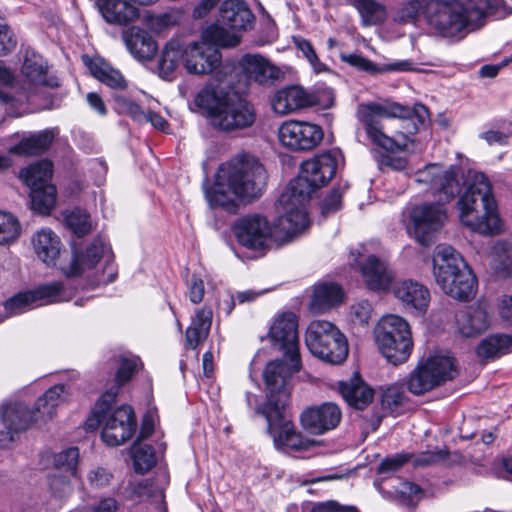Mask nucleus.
<instances>
[{
    "label": "nucleus",
    "instance_id": "nucleus-4",
    "mask_svg": "<svg viewBox=\"0 0 512 512\" xmlns=\"http://www.w3.org/2000/svg\"><path fill=\"white\" fill-rule=\"evenodd\" d=\"M433 274L442 291L452 298L467 301L474 296L476 277L453 247L446 244L436 246Z\"/></svg>",
    "mask_w": 512,
    "mask_h": 512
},
{
    "label": "nucleus",
    "instance_id": "nucleus-22",
    "mask_svg": "<svg viewBox=\"0 0 512 512\" xmlns=\"http://www.w3.org/2000/svg\"><path fill=\"white\" fill-rule=\"evenodd\" d=\"M411 217L416 240L428 246L432 235L443 226L446 211L440 204H423L413 209Z\"/></svg>",
    "mask_w": 512,
    "mask_h": 512
},
{
    "label": "nucleus",
    "instance_id": "nucleus-13",
    "mask_svg": "<svg viewBox=\"0 0 512 512\" xmlns=\"http://www.w3.org/2000/svg\"><path fill=\"white\" fill-rule=\"evenodd\" d=\"M233 234L243 247L265 253L274 242H279L280 236L276 233L275 224L261 214H248L238 218L233 227Z\"/></svg>",
    "mask_w": 512,
    "mask_h": 512
},
{
    "label": "nucleus",
    "instance_id": "nucleus-41",
    "mask_svg": "<svg viewBox=\"0 0 512 512\" xmlns=\"http://www.w3.org/2000/svg\"><path fill=\"white\" fill-rule=\"evenodd\" d=\"M67 387L64 384H57L49 388L35 403V413L39 420L52 419L56 408L67 401Z\"/></svg>",
    "mask_w": 512,
    "mask_h": 512
},
{
    "label": "nucleus",
    "instance_id": "nucleus-11",
    "mask_svg": "<svg viewBox=\"0 0 512 512\" xmlns=\"http://www.w3.org/2000/svg\"><path fill=\"white\" fill-rule=\"evenodd\" d=\"M53 165L50 161H37L23 168L19 177L30 189L32 208L43 215L50 214L56 204L57 191L51 178Z\"/></svg>",
    "mask_w": 512,
    "mask_h": 512
},
{
    "label": "nucleus",
    "instance_id": "nucleus-36",
    "mask_svg": "<svg viewBox=\"0 0 512 512\" xmlns=\"http://www.w3.org/2000/svg\"><path fill=\"white\" fill-rule=\"evenodd\" d=\"M456 322L460 334L465 337H474L489 327L488 314L479 306L460 311L456 316Z\"/></svg>",
    "mask_w": 512,
    "mask_h": 512
},
{
    "label": "nucleus",
    "instance_id": "nucleus-48",
    "mask_svg": "<svg viewBox=\"0 0 512 512\" xmlns=\"http://www.w3.org/2000/svg\"><path fill=\"white\" fill-rule=\"evenodd\" d=\"M234 196L227 185L218 184V172L214 185L205 189V197L211 208L221 207L228 212H234L237 208Z\"/></svg>",
    "mask_w": 512,
    "mask_h": 512
},
{
    "label": "nucleus",
    "instance_id": "nucleus-44",
    "mask_svg": "<svg viewBox=\"0 0 512 512\" xmlns=\"http://www.w3.org/2000/svg\"><path fill=\"white\" fill-rule=\"evenodd\" d=\"M512 336L508 334H493L483 339L478 347L477 354L483 359L500 357L511 351Z\"/></svg>",
    "mask_w": 512,
    "mask_h": 512
},
{
    "label": "nucleus",
    "instance_id": "nucleus-57",
    "mask_svg": "<svg viewBox=\"0 0 512 512\" xmlns=\"http://www.w3.org/2000/svg\"><path fill=\"white\" fill-rule=\"evenodd\" d=\"M78 459L79 449L77 447H70L54 455V465L73 474L75 473Z\"/></svg>",
    "mask_w": 512,
    "mask_h": 512
},
{
    "label": "nucleus",
    "instance_id": "nucleus-7",
    "mask_svg": "<svg viewBox=\"0 0 512 512\" xmlns=\"http://www.w3.org/2000/svg\"><path fill=\"white\" fill-rule=\"evenodd\" d=\"M375 340L382 355L395 366L405 363L413 350L410 326L397 315L381 318L375 329Z\"/></svg>",
    "mask_w": 512,
    "mask_h": 512
},
{
    "label": "nucleus",
    "instance_id": "nucleus-1",
    "mask_svg": "<svg viewBox=\"0 0 512 512\" xmlns=\"http://www.w3.org/2000/svg\"><path fill=\"white\" fill-rule=\"evenodd\" d=\"M358 119L368 138L387 150H406L410 136L428 119L427 108L420 103L413 107L398 103H367L360 105Z\"/></svg>",
    "mask_w": 512,
    "mask_h": 512
},
{
    "label": "nucleus",
    "instance_id": "nucleus-10",
    "mask_svg": "<svg viewBox=\"0 0 512 512\" xmlns=\"http://www.w3.org/2000/svg\"><path fill=\"white\" fill-rule=\"evenodd\" d=\"M256 117L253 104L235 93L225 95L210 109L211 125L226 133L252 127Z\"/></svg>",
    "mask_w": 512,
    "mask_h": 512
},
{
    "label": "nucleus",
    "instance_id": "nucleus-58",
    "mask_svg": "<svg viewBox=\"0 0 512 512\" xmlns=\"http://www.w3.org/2000/svg\"><path fill=\"white\" fill-rule=\"evenodd\" d=\"M179 23V16L175 13H163L150 15L147 18L148 27L156 33H162L166 29L174 27Z\"/></svg>",
    "mask_w": 512,
    "mask_h": 512
},
{
    "label": "nucleus",
    "instance_id": "nucleus-33",
    "mask_svg": "<svg viewBox=\"0 0 512 512\" xmlns=\"http://www.w3.org/2000/svg\"><path fill=\"white\" fill-rule=\"evenodd\" d=\"M97 6L106 22L127 25L139 17V10L126 0H97Z\"/></svg>",
    "mask_w": 512,
    "mask_h": 512
},
{
    "label": "nucleus",
    "instance_id": "nucleus-42",
    "mask_svg": "<svg viewBox=\"0 0 512 512\" xmlns=\"http://www.w3.org/2000/svg\"><path fill=\"white\" fill-rule=\"evenodd\" d=\"M342 60L349 65L370 74H381L386 72H404L413 69V63L408 60H401L377 66L374 62L358 54H347L342 56Z\"/></svg>",
    "mask_w": 512,
    "mask_h": 512
},
{
    "label": "nucleus",
    "instance_id": "nucleus-38",
    "mask_svg": "<svg viewBox=\"0 0 512 512\" xmlns=\"http://www.w3.org/2000/svg\"><path fill=\"white\" fill-rule=\"evenodd\" d=\"M83 61L94 78L112 89L124 90L127 82L117 69L100 57H83Z\"/></svg>",
    "mask_w": 512,
    "mask_h": 512
},
{
    "label": "nucleus",
    "instance_id": "nucleus-37",
    "mask_svg": "<svg viewBox=\"0 0 512 512\" xmlns=\"http://www.w3.org/2000/svg\"><path fill=\"white\" fill-rule=\"evenodd\" d=\"M83 61L94 78L112 89L124 90L127 82L117 69L100 57H83Z\"/></svg>",
    "mask_w": 512,
    "mask_h": 512
},
{
    "label": "nucleus",
    "instance_id": "nucleus-9",
    "mask_svg": "<svg viewBox=\"0 0 512 512\" xmlns=\"http://www.w3.org/2000/svg\"><path fill=\"white\" fill-rule=\"evenodd\" d=\"M286 405L279 403L264 404L257 409L268 424V432L273 438L275 447L281 451H306L314 441L304 438L285 412Z\"/></svg>",
    "mask_w": 512,
    "mask_h": 512
},
{
    "label": "nucleus",
    "instance_id": "nucleus-61",
    "mask_svg": "<svg viewBox=\"0 0 512 512\" xmlns=\"http://www.w3.org/2000/svg\"><path fill=\"white\" fill-rule=\"evenodd\" d=\"M495 260L499 263V267L507 274L512 273V243L498 242L493 247Z\"/></svg>",
    "mask_w": 512,
    "mask_h": 512
},
{
    "label": "nucleus",
    "instance_id": "nucleus-18",
    "mask_svg": "<svg viewBox=\"0 0 512 512\" xmlns=\"http://www.w3.org/2000/svg\"><path fill=\"white\" fill-rule=\"evenodd\" d=\"M281 144L297 151H306L315 148L323 139L322 128L316 124L287 121L278 131Z\"/></svg>",
    "mask_w": 512,
    "mask_h": 512
},
{
    "label": "nucleus",
    "instance_id": "nucleus-34",
    "mask_svg": "<svg viewBox=\"0 0 512 512\" xmlns=\"http://www.w3.org/2000/svg\"><path fill=\"white\" fill-rule=\"evenodd\" d=\"M339 391L349 406L357 409H365L374 398V391L358 374L348 381L339 383Z\"/></svg>",
    "mask_w": 512,
    "mask_h": 512
},
{
    "label": "nucleus",
    "instance_id": "nucleus-63",
    "mask_svg": "<svg viewBox=\"0 0 512 512\" xmlns=\"http://www.w3.org/2000/svg\"><path fill=\"white\" fill-rule=\"evenodd\" d=\"M512 136V124L507 127L502 126L501 129H490L480 134V138L489 145H505Z\"/></svg>",
    "mask_w": 512,
    "mask_h": 512
},
{
    "label": "nucleus",
    "instance_id": "nucleus-30",
    "mask_svg": "<svg viewBox=\"0 0 512 512\" xmlns=\"http://www.w3.org/2000/svg\"><path fill=\"white\" fill-rule=\"evenodd\" d=\"M104 254V245L100 240L93 241L84 250L75 251L69 264L61 268L66 277L81 276L93 269Z\"/></svg>",
    "mask_w": 512,
    "mask_h": 512
},
{
    "label": "nucleus",
    "instance_id": "nucleus-23",
    "mask_svg": "<svg viewBox=\"0 0 512 512\" xmlns=\"http://www.w3.org/2000/svg\"><path fill=\"white\" fill-rule=\"evenodd\" d=\"M241 73L249 82L271 87L284 79V72L259 54H245L239 60Z\"/></svg>",
    "mask_w": 512,
    "mask_h": 512
},
{
    "label": "nucleus",
    "instance_id": "nucleus-56",
    "mask_svg": "<svg viewBox=\"0 0 512 512\" xmlns=\"http://www.w3.org/2000/svg\"><path fill=\"white\" fill-rule=\"evenodd\" d=\"M293 42L297 49L302 52L303 56L307 59L316 73L326 70L325 64H323L318 58L310 41L301 37H294Z\"/></svg>",
    "mask_w": 512,
    "mask_h": 512
},
{
    "label": "nucleus",
    "instance_id": "nucleus-51",
    "mask_svg": "<svg viewBox=\"0 0 512 512\" xmlns=\"http://www.w3.org/2000/svg\"><path fill=\"white\" fill-rule=\"evenodd\" d=\"M116 397V392L107 391L104 393L99 401L96 403L95 408L91 412V415L85 421V427L87 430H95L100 425L104 427L105 420L107 419L111 405Z\"/></svg>",
    "mask_w": 512,
    "mask_h": 512
},
{
    "label": "nucleus",
    "instance_id": "nucleus-27",
    "mask_svg": "<svg viewBox=\"0 0 512 512\" xmlns=\"http://www.w3.org/2000/svg\"><path fill=\"white\" fill-rule=\"evenodd\" d=\"M316 104H318L317 96L307 92L299 85H290L279 89L271 100L273 111L280 115H287Z\"/></svg>",
    "mask_w": 512,
    "mask_h": 512
},
{
    "label": "nucleus",
    "instance_id": "nucleus-19",
    "mask_svg": "<svg viewBox=\"0 0 512 512\" xmlns=\"http://www.w3.org/2000/svg\"><path fill=\"white\" fill-rule=\"evenodd\" d=\"M39 420L34 411L22 403H9L2 406L1 421L4 430L0 431V448H9L19 433L25 432L30 425Z\"/></svg>",
    "mask_w": 512,
    "mask_h": 512
},
{
    "label": "nucleus",
    "instance_id": "nucleus-6",
    "mask_svg": "<svg viewBox=\"0 0 512 512\" xmlns=\"http://www.w3.org/2000/svg\"><path fill=\"white\" fill-rule=\"evenodd\" d=\"M218 184L227 188L242 200L259 197L266 186L267 174L263 165L253 156L242 155L221 165Z\"/></svg>",
    "mask_w": 512,
    "mask_h": 512
},
{
    "label": "nucleus",
    "instance_id": "nucleus-12",
    "mask_svg": "<svg viewBox=\"0 0 512 512\" xmlns=\"http://www.w3.org/2000/svg\"><path fill=\"white\" fill-rule=\"evenodd\" d=\"M457 374L454 359L449 355H434L420 362L410 373L407 387L415 395H422Z\"/></svg>",
    "mask_w": 512,
    "mask_h": 512
},
{
    "label": "nucleus",
    "instance_id": "nucleus-17",
    "mask_svg": "<svg viewBox=\"0 0 512 512\" xmlns=\"http://www.w3.org/2000/svg\"><path fill=\"white\" fill-rule=\"evenodd\" d=\"M26 99L30 100L40 87H58V80L48 75L47 61L33 49H26L20 69Z\"/></svg>",
    "mask_w": 512,
    "mask_h": 512
},
{
    "label": "nucleus",
    "instance_id": "nucleus-49",
    "mask_svg": "<svg viewBox=\"0 0 512 512\" xmlns=\"http://www.w3.org/2000/svg\"><path fill=\"white\" fill-rule=\"evenodd\" d=\"M359 12L365 26L377 25L386 19L385 7L375 0H347Z\"/></svg>",
    "mask_w": 512,
    "mask_h": 512
},
{
    "label": "nucleus",
    "instance_id": "nucleus-55",
    "mask_svg": "<svg viewBox=\"0 0 512 512\" xmlns=\"http://www.w3.org/2000/svg\"><path fill=\"white\" fill-rule=\"evenodd\" d=\"M432 0H409L399 12L400 18L404 22H415L419 15L423 13L426 19L428 4Z\"/></svg>",
    "mask_w": 512,
    "mask_h": 512
},
{
    "label": "nucleus",
    "instance_id": "nucleus-2",
    "mask_svg": "<svg viewBox=\"0 0 512 512\" xmlns=\"http://www.w3.org/2000/svg\"><path fill=\"white\" fill-rule=\"evenodd\" d=\"M510 13L503 0H432L426 24L434 35L461 39L482 27L486 18L500 19Z\"/></svg>",
    "mask_w": 512,
    "mask_h": 512
},
{
    "label": "nucleus",
    "instance_id": "nucleus-60",
    "mask_svg": "<svg viewBox=\"0 0 512 512\" xmlns=\"http://www.w3.org/2000/svg\"><path fill=\"white\" fill-rule=\"evenodd\" d=\"M115 103L118 113L126 114L139 123L144 122L146 112L138 104L123 96L115 97Z\"/></svg>",
    "mask_w": 512,
    "mask_h": 512
},
{
    "label": "nucleus",
    "instance_id": "nucleus-21",
    "mask_svg": "<svg viewBox=\"0 0 512 512\" xmlns=\"http://www.w3.org/2000/svg\"><path fill=\"white\" fill-rule=\"evenodd\" d=\"M135 429L136 419L132 408L122 405L113 412L109 410L101 437L107 445L119 446L133 436Z\"/></svg>",
    "mask_w": 512,
    "mask_h": 512
},
{
    "label": "nucleus",
    "instance_id": "nucleus-15",
    "mask_svg": "<svg viewBox=\"0 0 512 512\" xmlns=\"http://www.w3.org/2000/svg\"><path fill=\"white\" fill-rule=\"evenodd\" d=\"M460 171L461 169L457 166L444 169L440 165L430 164L418 172L417 181L428 184L433 194L438 198V202L446 203L460 193Z\"/></svg>",
    "mask_w": 512,
    "mask_h": 512
},
{
    "label": "nucleus",
    "instance_id": "nucleus-20",
    "mask_svg": "<svg viewBox=\"0 0 512 512\" xmlns=\"http://www.w3.org/2000/svg\"><path fill=\"white\" fill-rule=\"evenodd\" d=\"M268 338L272 346L283 355L300 356L298 320L294 313L278 315L270 326Z\"/></svg>",
    "mask_w": 512,
    "mask_h": 512
},
{
    "label": "nucleus",
    "instance_id": "nucleus-54",
    "mask_svg": "<svg viewBox=\"0 0 512 512\" xmlns=\"http://www.w3.org/2000/svg\"><path fill=\"white\" fill-rule=\"evenodd\" d=\"M67 226L78 237H82L91 230V221L89 214L79 208H75L68 212L65 216Z\"/></svg>",
    "mask_w": 512,
    "mask_h": 512
},
{
    "label": "nucleus",
    "instance_id": "nucleus-46",
    "mask_svg": "<svg viewBox=\"0 0 512 512\" xmlns=\"http://www.w3.org/2000/svg\"><path fill=\"white\" fill-rule=\"evenodd\" d=\"M381 406L385 413L399 415L408 400L404 386L394 383L382 388Z\"/></svg>",
    "mask_w": 512,
    "mask_h": 512
},
{
    "label": "nucleus",
    "instance_id": "nucleus-25",
    "mask_svg": "<svg viewBox=\"0 0 512 512\" xmlns=\"http://www.w3.org/2000/svg\"><path fill=\"white\" fill-rule=\"evenodd\" d=\"M221 64V53L201 40L184 47V67L190 74L202 75L216 70Z\"/></svg>",
    "mask_w": 512,
    "mask_h": 512
},
{
    "label": "nucleus",
    "instance_id": "nucleus-53",
    "mask_svg": "<svg viewBox=\"0 0 512 512\" xmlns=\"http://www.w3.org/2000/svg\"><path fill=\"white\" fill-rule=\"evenodd\" d=\"M21 233L18 219L10 213L0 211V245L14 242Z\"/></svg>",
    "mask_w": 512,
    "mask_h": 512
},
{
    "label": "nucleus",
    "instance_id": "nucleus-50",
    "mask_svg": "<svg viewBox=\"0 0 512 512\" xmlns=\"http://www.w3.org/2000/svg\"><path fill=\"white\" fill-rule=\"evenodd\" d=\"M410 455L412 456L410 460L413 461L415 467H425L438 463L450 464L461 458L460 454H451L447 448H436L435 450L421 452L418 455Z\"/></svg>",
    "mask_w": 512,
    "mask_h": 512
},
{
    "label": "nucleus",
    "instance_id": "nucleus-31",
    "mask_svg": "<svg viewBox=\"0 0 512 512\" xmlns=\"http://www.w3.org/2000/svg\"><path fill=\"white\" fill-rule=\"evenodd\" d=\"M123 41L131 55L140 61H149L156 55L158 46L145 30L132 26L122 34Z\"/></svg>",
    "mask_w": 512,
    "mask_h": 512
},
{
    "label": "nucleus",
    "instance_id": "nucleus-28",
    "mask_svg": "<svg viewBox=\"0 0 512 512\" xmlns=\"http://www.w3.org/2000/svg\"><path fill=\"white\" fill-rule=\"evenodd\" d=\"M359 272L366 287L372 291H388L395 281L389 265L374 255L359 264Z\"/></svg>",
    "mask_w": 512,
    "mask_h": 512
},
{
    "label": "nucleus",
    "instance_id": "nucleus-39",
    "mask_svg": "<svg viewBox=\"0 0 512 512\" xmlns=\"http://www.w3.org/2000/svg\"><path fill=\"white\" fill-rule=\"evenodd\" d=\"M344 293L340 285L324 282L315 286L310 308L314 313H324L343 301Z\"/></svg>",
    "mask_w": 512,
    "mask_h": 512
},
{
    "label": "nucleus",
    "instance_id": "nucleus-26",
    "mask_svg": "<svg viewBox=\"0 0 512 512\" xmlns=\"http://www.w3.org/2000/svg\"><path fill=\"white\" fill-rule=\"evenodd\" d=\"M390 290L406 309L418 314L427 311L431 296L429 289L422 283L412 279L398 280L394 281Z\"/></svg>",
    "mask_w": 512,
    "mask_h": 512
},
{
    "label": "nucleus",
    "instance_id": "nucleus-8",
    "mask_svg": "<svg viewBox=\"0 0 512 512\" xmlns=\"http://www.w3.org/2000/svg\"><path fill=\"white\" fill-rule=\"evenodd\" d=\"M305 344L312 355L333 365L344 362L349 352L345 335L325 320H314L308 325Z\"/></svg>",
    "mask_w": 512,
    "mask_h": 512
},
{
    "label": "nucleus",
    "instance_id": "nucleus-3",
    "mask_svg": "<svg viewBox=\"0 0 512 512\" xmlns=\"http://www.w3.org/2000/svg\"><path fill=\"white\" fill-rule=\"evenodd\" d=\"M459 219L471 231L483 235L498 234L501 220L492 186L483 173H475L457 202Z\"/></svg>",
    "mask_w": 512,
    "mask_h": 512
},
{
    "label": "nucleus",
    "instance_id": "nucleus-14",
    "mask_svg": "<svg viewBox=\"0 0 512 512\" xmlns=\"http://www.w3.org/2000/svg\"><path fill=\"white\" fill-rule=\"evenodd\" d=\"M285 359H276L267 363L263 378L267 388V402L286 405L289 398L288 383L293 374L301 370V356L284 355Z\"/></svg>",
    "mask_w": 512,
    "mask_h": 512
},
{
    "label": "nucleus",
    "instance_id": "nucleus-16",
    "mask_svg": "<svg viewBox=\"0 0 512 512\" xmlns=\"http://www.w3.org/2000/svg\"><path fill=\"white\" fill-rule=\"evenodd\" d=\"M65 289L61 282H51L37 286L33 290L20 292L9 298L4 308L9 314H19L27 309L38 306L49 305L61 301H66Z\"/></svg>",
    "mask_w": 512,
    "mask_h": 512
},
{
    "label": "nucleus",
    "instance_id": "nucleus-24",
    "mask_svg": "<svg viewBox=\"0 0 512 512\" xmlns=\"http://www.w3.org/2000/svg\"><path fill=\"white\" fill-rule=\"evenodd\" d=\"M342 419L340 407L334 402L306 408L300 416L302 427L311 434L322 435L335 429Z\"/></svg>",
    "mask_w": 512,
    "mask_h": 512
},
{
    "label": "nucleus",
    "instance_id": "nucleus-64",
    "mask_svg": "<svg viewBox=\"0 0 512 512\" xmlns=\"http://www.w3.org/2000/svg\"><path fill=\"white\" fill-rule=\"evenodd\" d=\"M378 165L382 171H404L408 166V161L405 157L385 153L379 156Z\"/></svg>",
    "mask_w": 512,
    "mask_h": 512
},
{
    "label": "nucleus",
    "instance_id": "nucleus-45",
    "mask_svg": "<svg viewBox=\"0 0 512 512\" xmlns=\"http://www.w3.org/2000/svg\"><path fill=\"white\" fill-rule=\"evenodd\" d=\"M48 132L23 137L16 145L8 148V152L19 156H32L44 152L52 142Z\"/></svg>",
    "mask_w": 512,
    "mask_h": 512
},
{
    "label": "nucleus",
    "instance_id": "nucleus-32",
    "mask_svg": "<svg viewBox=\"0 0 512 512\" xmlns=\"http://www.w3.org/2000/svg\"><path fill=\"white\" fill-rule=\"evenodd\" d=\"M220 22L231 30H246L253 22L254 15L243 0H225L219 10Z\"/></svg>",
    "mask_w": 512,
    "mask_h": 512
},
{
    "label": "nucleus",
    "instance_id": "nucleus-59",
    "mask_svg": "<svg viewBox=\"0 0 512 512\" xmlns=\"http://www.w3.org/2000/svg\"><path fill=\"white\" fill-rule=\"evenodd\" d=\"M140 364V359L138 357H125L121 356L120 358V367L117 370L115 381L118 386L123 385L127 381H129L133 374L138 369Z\"/></svg>",
    "mask_w": 512,
    "mask_h": 512
},
{
    "label": "nucleus",
    "instance_id": "nucleus-5",
    "mask_svg": "<svg viewBox=\"0 0 512 512\" xmlns=\"http://www.w3.org/2000/svg\"><path fill=\"white\" fill-rule=\"evenodd\" d=\"M336 169L337 161L331 153H323L304 161L300 174L289 182L285 191L279 196L277 204L304 206L312 193L334 177Z\"/></svg>",
    "mask_w": 512,
    "mask_h": 512
},
{
    "label": "nucleus",
    "instance_id": "nucleus-40",
    "mask_svg": "<svg viewBox=\"0 0 512 512\" xmlns=\"http://www.w3.org/2000/svg\"><path fill=\"white\" fill-rule=\"evenodd\" d=\"M212 316L213 312L208 307L197 311L185 333L186 348L195 349L206 340L212 325Z\"/></svg>",
    "mask_w": 512,
    "mask_h": 512
},
{
    "label": "nucleus",
    "instance_id": "nucleus-43",
    "mask_svg": "<svg viewBox=\"0 0 512 512\" xmlns=\"http://www.w3.org/2000/svg\"><path fill=\"white\" fill-rule=\"evenodd\" d=\"M181 62L184 63V47L177 40L169 41L159 59V75L163 79L172 80Z\"/></svg>",
    "mask_w": 512,
    "mask_h": 512
},
{
    "label": "nucleus",
    "instance_id": "nucleus-52",
    "mask_svg": "<svg viewBox=\"0 0 512 512\" xmlns=\"http://www.w3.org/2000/svg\"><path fill=\"white\" fill-rule=\"evenodd\" d=\"M131 451L134 469L137 473H147L156 465L157 458L152 446L134 443Z\"/></svg>",
    "mask_w": 512,
    "mask_h": 512
},
{
    "label": "nucleus",
    "instance_id": "nucleus-29",
    "mask_svg": "<svg viewBox=\"0 0 512 512\" xmlns=\"http://www.w3.org/2000/svg\"><path fill=\"white\" fill-rule=\"evenodd\" d=\"M284 214L278 217L275 224L279 242H286L309 226L308 214L301 205H278Z\"/></svg>",
    "mask_w": 512,
    "mask_h": 512
},
{
    "label": "nucleus",
    "instance_id": "nucleus-62",
    "mask_svg": "<svg viewBox=\"0 0 512 512\" xmlns=\"http://www.w3.org/2000/svg\"><path fill=\"white\" fill-rule=\"evenodd\" d=\"M51 495L58 499L64 500L72 493V485L66 476L54 475L50 478Z\"/></svg>",
    "mask_w": 512,
    "mask_h": 512
},
{
    "label": "nucleus",
    "instance_id": "nucleus-47",
    "mask_svg": "<svg viewBox=\"0 0 512 512\" xmlns=\"http://www.w3.org/2000/svg\"><path fill=\"white\" fill-rule=\"evenodd\" d=\"M201 41L218 49V47H235L239 44L240 38L236 33L230 32L217 24H212L202 31Z\"/></svg>",
    "mask_w": 512,
    "mask_h": 512
},
{
    "label": "nucleus",
    "instance_id": "nucleus-35",
    "mask_svg": "<svg viewBox=\"0 0 512 512\" xmlns=\"http://www.w3.org/2000/svg\"><path fill=\"white\" fill-rule=\"evenodd\" d=\"M37 257L47 265H54L60 255L62 243L59 236L49 228L37 231L31 239Z\"/></svg>",
    "mask_w": 512,
    "mask_h": 512
}]
</instances>
